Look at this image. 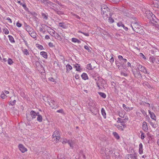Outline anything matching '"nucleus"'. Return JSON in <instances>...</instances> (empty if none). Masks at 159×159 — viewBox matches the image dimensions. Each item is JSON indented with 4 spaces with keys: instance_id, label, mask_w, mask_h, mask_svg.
I'll return each instance as SVG.
<instances>
[{
    "instance_id": "f257e3e1",
    "label": "nucleus",
    "mask_w": 159,
    "mask_h": 159,
    "mask_svg": "<svg viewBox=\"0 0 159 159\" xmlns=\"http://www.w3.org/2000/svg\"><path fill=\"white\" fill-rule=\"evenodd\" d=\"M43 99L45 102H47L52 108L56 109L58 107V106L56 102L55 101L54 98H51L50 96L45 95V96H43Z\"/></svg>"
},
{
    "instance_id": "f03ea898",
    "label": "nucleus",
    "mask_w": 159,
    "mask_h": 159,
    "mask_svg": "<svg viewBox=\"0 0 159 159\" xmlns=\"http://www.w3.org/2000/svg\"><path fill=\"white\" fill-rule=\"evenodd\" d=\"M45 3L47 4V7H48L49 8L52 9L57 14L60 15L63 14L62 11H60L57 7V5L49 1H46Z\"/></svg>"
},
{
    "instance_id": "7ed1b4c3",
    "label": "nucleus",
    "mask_w": 159,
    "mask_h": 159,
    "mask_svg": "<svg viewBox=\"0 0 159 159\" xmlns=\"http://www.w3.org/2000/svg\"><path fill=\"white\" fill-rule=\"evenodd\" d=\"M101 14L104 20H107L110 16V12L109 9L106 5L103 4L101 6Z\"/></svg>"
},
{
    "instance_id": "20e7f679",
    "label": "nucleus",
    "mask_w": 159,
    "mask_h": 159,
    "mask_svg": "<svg viewBox=\"0 0 159 159\" xmlns=\"http://www.w3.org/2000/svg\"><path fill=\"white\" fill-rule=\"evenodd\" d=\"M146 16L147 18L150 20V22L152 23L157 22V19L155 16L150 11H147L146 12Z\"/></svg>"
},
{
    "instance_id": "39448f33",
    "label": "nucleus",
    "mask_w": 159,
    "mask_h": 159,
    "mask_svg": "<svg viewBox=\"0 0 159 159\" xmlns=\"http://www.w3.org/2000/svg\"><path fill=\"white\" fill-rule=\"evenodd\" d=\"M39 113H36L34 111H32L30 112V116L31 117H30L29 116H27V118L28 120H31L35 118L36 116H37V120L38 121L40 120V116L39 115Z\"/></svg>"
},
{
    "instance_id": "423d86ee",
    "label": "nucleus",
    "mask_w": 159,
    "mask_h": 159,
    "mask_svg": "<svg viewBox=\"0 0 159 159\" xmlns=\"http://www.w3.org/2000/svg\"><path fill=\"white\" fill-rule=\"evenodd\" d=\"M52 137L53 141H55L56 142H58L61 138L59 131L57 130L55 131L53 134Z\"/></svg>"
},
{
    "instance_id": "0eeeda50",
    "label": "nucleus",
    "mask_w": 159,
    "mask_h": 159,
    "mask_svg": "<svg viewBox=\"0 0 159 159\" xmlns=\"http://www.w3.org/2000/svg\"><path fill=\"white\" fill-rule=\"evenodd\" d=\"M98 80L96 81V84L99 89H101L100 86H101L104 88V85L106 84L105 80L101 77H98Z\"/></svg>"
},
{
    "instance_id": "6e6552de",
    "label": "nucleus",
    "mask_w": 159,
    "mask_h": 159,
    "mask_svg": "<svg viewBox=\"0 0 159 159\" xmlns=\"http://www.w3.org/2000/svg\"><path fill=\"white\" fill-rule=\"evenodd\" d=\"M131 26L132 29L137 33H139V30L141 28V26L137 23H132L131 25Z\"/></svg>"
},
{
    "instance_id": "1a4fd4ad",
    "label": "nucleus",
    "mask_w": 159,
    "mask_h": 159,
    "mask_svg": "<svg viewBox=\"0 0 159 159\" xmlns=\"http://www.w3.org/2000/svg\"><path fill=\"white\" fill-rule=\"evenodd\" d=\"M136 67H137V69H138V70H139V71H140L141 72H143L145 74H149V72L147 71L146 68L140 64H137Z\"/></svg>"
},
{
    "instance_id": "9d476101",
    "label": "nucleus",
    "mask_w": 159,
    "mask_h": 159,
    "mask_svg": "<svg viewBox=\"0 0 159 159\" xmlns=\"http://www.w3.org/2000/svg\"><path fill=\"white\" fill-rule=\"evenodd\" d=\"M125 159H137V153L134 152L133 154H127L125 157Z\"/></svg>"
},
{
    "instance_id": "9b49d317",
    "label": "nucleus",
    "mask_w": 159,
    "mask_h": 159,
    "mask_svg": "<svg viewBox=\"0 0 159 159\" xmlns=\"http://www.w3.org/2000/svg\"><path fill=\"white\" fill-rule=\"evenodd\" d=\"M133 74L134 75V77L137 79H141L142 78V76L140 74V72L139 70H138L137 69H136V71L132 70Z\"/></svg>"
},
{
    "instance_id": "f8f14e48",
    "label": "nucleus",
    "mask_w": 159,
    "mask_h": 159,
    "mask_svg": "<svg viewBox=\"0 0 159 159\" xmlns=\"http://www.w3.org/2000/svg\"><path fill=\"white\" fill-rule=\"evenodd\" d=\"M18 147L20 151L22 153L27 152L28 150L27 148L24 145L21 144H19Z\"/></svg>"
},
{
    "instance_id": "ddd939ff",
    "label": "nucleus",
    "mask_w": 159,
    "mask_h": 159,
    "mask_svg": "<svg viewBox=\"0 0 159 159\" xmlns=\"http://www.w3.org/2000/svg\"><path fill=\"white\" fill-rule=\"evenodd\" d=\"M9 93V92L8 91L6 90H3L1 93L0 96L1 98L2 99H6L7 97V95Z\"/></svg>"
},
{
    "instance_id": "4468645a",
    "label": "nucleus",
    "mask_w": 159,
    "mask_h": 159,
    "mask_svg": "<svg viewBox=\"0 0 159 159\" xmlns=\"http://www.w3.org/2000/svg\"><path fill=\"white\" fill-rule=\"evenodd\" d=\"M159 56H156L155 57H150L149 59L151 60V62L154 63L155 62L159 64Z\"/></svg>"
},
{
    "instance_id": "2eb2a0df",
    "label": "nucleus",
    "mask_w": 159,
    "mask_h": 159,
    "mask_svg": "<svg viewBox=\"0 0 159 159\" xmlns=\"http://www.w3.org/2000/svg\"><path fill=\"white\" fill-rule=\"evenodd\" d=\"M124 119H122L121 118H117V122L118 123H120V125H122L124 127H126V125L124 122Z\"/></svg>"
},
{
    "instance_id": "dca6fc26",
    "label": "nucleus",
    "mask_w": 159,
    "mask_h": 159,
    "mask_svg": "<svg viewBox=\"0 0 159 159\" xmlns=\"http://www.w3.org/2000/svg\"><path fill=\"white\" fill-rule=\"evenodd\" d=\"M142 129L145 132H147L148 130V127L147 124V122L145 121L143 122V123Z\"/></svg>"
},
{
    "instance_id": "f3484780",
    "label": "nucleus",
    "mask_w": 159,
    "mask_h": 159,
    "mask_svg": "<svg viewBox=\"0 0 159 159\" xmlns=\"http://www.w3.org/2000/svg\"><path fill=\"white\" fill-rule=\"evenodd\" d=\"M123 107L124 110L127 112H129L133 109V107H126V105L125 104H123Z\"/></svg>"
},
{
    "instance_id": "a211bd4d",
    "label": "nucleus",
    "mask_w": 159,
    "mask_h": 159,
    "mask_svg": "<svg viewBox=\"0 0 159 159\" xmlns=\"http://www.w3.org/2000/svg\"><path fill=\"white\" fill-rule=\"evenodd\" d=\"M81 77L82 79L84 80H88L89 77L87 74L85 73H83L81 75Z\"/></svg>"
},
{
    "instance_id": "6ab92c4d",
    "label": "nucleus",
    "mask_w": 159,
    "mask_h": 159,
    "mask_svg": "<svg viewBox=\"0 0 159 159\" xmlns=\"http://www.w3.org/2000/svg\"><path fill=\"white\" fill-rule=\"evenodd\" d=\"M42 17L44 20H47L48 18V13H42Z\"/></svg>"
},
{
    "instance_id": "aec40b11",
    "label": "nucleus",
    "mask_w": 159,
    "mask_h": 159,
    "mask_svg": "<svg viewBox=\"0 0 159 159\" xmlns=\"http://www.w3.org/2000/svg\"><path fill=\"white\" fill-rule=\"evenodd\" d=\"M26 30L29 32V34L33 31V29L29 25H26L25 27Z\"/></svg>"
},
{
    "instance_id": "412c9836",
    "label": "nucleus",
    "mask_w": 159,
    "mask_h": 159,
    "mask_svg": "<svg viewBox=\"0 0 159 159\" xmlns=\"http://www.w3.org/2000/svg\"><path fill=\"white\" fill-rule=\"evenodd\" d=\"M139 154H141L143 153V146L142 144L141 143H140L139 144Z\"/></svg>"
},
{
    "instance_id": "4be33fe9",
    "label": "nucleus",
    "mask_w": 159,
    "mask_h": 159,
    "mask_svg": "<svg viewBox=\"0 0 159 159\" xmlns=\"http://www.w3.org/2000/svg\"><path fill=\"white\" fill-rule=\"evenodd\" d=\"M53 37H55V39H58L60 40H61L62 39V38H61V36L58 33L56 32L55 33V34H54Z\"/></svg>"
},
{
    "instance_id": "5701e85b",
    "label": "nucleus",
    "mask_w": 159,
    "mask_h": 159,
    "mask_svg": "<svg viewBox=\"0 0 159 159\" xmlns=\"http://www.w3.org/2000/svg\"><path fill=\"white\" fill-rule=\"evenodd\" d=\"M149 113L150 115L151 118L153 120H156V116L155 115L154 113L153 112H152L150 111H149Z\"/></svg>"
},
{
    "instance_id": "b1692460",
    "label": "nucleus",
    "mask_w": 159,
    "mask_h": 159,
    "mask_svg": "<svg viewBox=\"0 0 159 159\" xmlns=\"http://www.w3.org/2000/svg\"><path fill=\"white\" fill-rule=\"evenodd\" d=\"M74 67L76 69V70L78 71H80L81 69L80 66V65L76 64L74 65Z\"/></svg>"
},
{
    "instance_id": "393cba45",
    "label": "nucleus",
    "mask_w": 159,
    "mask_h": 159,
    "mask_svg": "<svg viewBox=\"0 0 159 159\" xmlns=\"http://www.w3.org/2000/svg\"><path fill=\"white\" fill-rule=\"evenodd\" d=\"M66 72L67 73H68L69 72V71L71 70L72 68V67L69 64H67L66 66Z\"/></svg>"
},
{
    "instance_id": "a878e982",
    "label": "nucleus",
    "mask_w": 159,
    "mask_h": 159,
    "mask_svg": "<svg viewBox=\"0 0 159 159\" xmlns=\"http://www.w3.org/2000/svg\"><path fill=\"white\" fill-rule=\"evenodd\" d=\"M143 86L146 88L147 87L149 88H151V86L149 83L147 81L144 82L143 83Z\"/></svg>"
},
{
    "instance_id": "bb28decb",
    "label": "nucleus",
    "mask_w": 159,
    "mask_h": 159,
    "mask_svg": "<svg viewBox=\"0 0 159 159\" xmlns=\"http://www.w3.org/2000/svg\"><path fill=\"white\" fill-rule=\"evenodd\" d=\"M115 125L116 127L119 130H120L121 131H123L124 130V129L126 127H124L121 125Z\"/></svg>"
},
{
    "instance_id": "cd10ccee",
    "label": "nucleus",
    "mask_w": 159,
    "mask_h": 159,
    "mask_svg": "<svg viewBox=\"0 0 159 159\" xmlns=\"http://www.w3.org/2000/svg\"><path fill=\"white\" fill-rule=\"evenodd\" d=\"M40 55H41L44 58H47L48 57L47 53L45 52H40Z\"/></svg>"
},
{
    "instance_id": "c85d7f7f",
    "label": "nucleus",
    "mask_w": 159,
    "mask_h": 159,
    "mask_svg": "<svg viewBox=\"0 0 159 159\" xmlns=\"http://www.w3.org/2000/svg\"><path fill=\"white\" fill-rule=\"evenodd\" d=\"M71 41L74 43H81V41L79 40L78 39L76 38H72L71 39Z\"/></svg>"
},
{
    "instance_id": "c756f323",
    "label": "nucleus",
    "mask_w": 159,
    "mask_h": 159,
    "mask_svg": "<svg viewBox=\"0 0 159 159\" xmlns=\"http://www.w3.org/2000/svg\"><path fill=\"white\" fill-rule=\"evenodd\" d=\"M101 114L103 116L104 118H106V114L105 111L103 108H102L101 110Z\"/></svg>"
},
{
    "instance_id": "7c9ffc66",
    "label": "nucleus",
    "mask_w": 159,
    "mask_h": 159,
    "mask_svg": "<svg viewBox=\"0 0 159 159\" xmlns=\"http://www.w3.org/2000/svg\"><path fill=\"white\" fill-rule=\"evenodd\" d=\"M113 135L116 139H120V137L119 135L116 132H113Z\"/></svg>"
},
{
    "instance_id": "2f4dec72",
    "label": "nucleus",
    "mask_w": 159,
    "mask_h": 159,
    "mask_svg": "<svg viewBox=\"0 0 159 159\" xmlns=\"http://www.w3.org/2000/svg\"><path fill=\"white\" fill-rule=\"evenodd\" d=\"M8 37L9 38V41L11 43H14L15 42L14 38L11 35H9Z\"/></svg>"
},
{
    "instance_id": "473e14b6",
    "label": "nucleus",
    "mask_w": 159,
    "mask_h": 159,
    "mask_svg": "<svg viewBox=\"0 0 159 159\" xmlns=\"http://www.w3.org/2000/svg\"><path fill=\"white\" fill-rule=\"evenodd\" d=\"M3 33L5 34H9V32L7 29L5 28H3L2 29Z\"/></svg>"
},
{
    "instance_id": "72a5a7b5",
    "label": "nucleus",
    "mask_w": 159,
    "mask_h": 159,
    "mask_svg": "<svg viewBox=\"0 0 159 159\" xmlns=\"http://www.w3.org/2000/svg\"><path fill=\"white\" fill-rule=\"evenodd\" d=\"M29 34L33 38L36 37V34L34 31H33Z\"/></svg>"
},
{
    "instance_id": "f704fd0d",
    "label": "nucleus",
    "mask_w": 159,
    "mask_h": 159,
    "mask_svg": "<svg viewBox=\"0 0 159 159\" xmlns=\"http://www.w3.org/2000/svg\"><path fill=\"white\" fill-rule=\"evenodd\" d=\"M140 133L141 134V139L142 140H143L144 138H145L146 135H145V134L142 131H140Z\"/></svg>"
},
{
    "instance_id": "c9c22d12",
    "label": "nucleus",
    "mask_w": 159,
    "mask_h": 159,
    "mask_svg": "<svg viewBox=\"0 0 159 159\" xmlns=\"http://www.w3.org/2000/svg\"><path fill=\"white\" fill-rule=\"evenodd\" d=\"M68 143L70 145V147L73 148V144H74L73 141L71 140H68Z\"/></svg>"
},
{
    "instance_id": "e433bc0d",
    "label": "nucleus",
    "mask_w": 159,
    "mask_h": 159,
    "mask_svg": "<svg viewBox=\"0 0 159 159\" xmlns=\"http://www.w3.org/2000/svg\"><path fill=\"white\" fill-rule=\"evenodd\" d=\"M155 7L159 9V0H155L153 3Z\"/></svg>"
},
{
    "instance_id": "4c0bfd02",
    "label": "nucleus",
    "mask_w": 159,
    "mask_h": 159,
    "mask_svg": "<svg viewBox=\"0 0 159 159\" xmlns=\"http://www.w3.org/2000/svg\"><path fill=\"white\" fill-rule=\"evenodd\" d=\"M98 93L101 97L103 98H106V95L105 93L100 92H98Z\"/></svg>"
},
{
    "instance_id": "58836bf2",
    "label": "nucleus",
    "mask_w": 159,
    "mask_h": 159,
    "mask_svg": "<svg viewBox=\"0 0 159 159\" xmlns=\"http://www.w3.org/2000/svg\"><path fill=\"white\" fill-rule=\"evenodd\" d=\"M64 23L63 22H60L59 23V26L61 27L63 29H66V26L64 25Z\"/></svg>"
},
{
    "instance_id": "ea45409f",
    "label": "nucleus",
    "mask_w": 159,
    "mask_h": 159,
    "mask_svg": "<svg viewBox=\"0 0 159 159\" xmlns=\"http://www.w3.org/2000/svg\"><path fill=\"white\" fill-rule=\"evenodd\" d=\"M23 53L26 55H28L29 54V52L26 49H25L23 51Z\"/></svg>"
},
{
    "instance_id": "a19ab883",
    "label": "nucleus",
    "mask_w": 159,
    "mask_h": 159,
    "mask_svg": "<svg viewBox=\"0 0 159 159\" xmlns=\"http://www.w3.org/2000/svg\"><path fill=\"white\" fill-rule=\"evenodd\" d=\"M16 103V100H14L13 101H10L9 102V105L13 106L15 105Z\"/></svg>"
},
{
    "instance_id": "79ce46f5",
    "label": "nucleus",
    "mask_w": 159,
    "mask_h": 159,
    "mask_svg": "<svg viewBox=\"0 0 159 159\" xmlns=\"http://www.w3.org/2000/svg\"><path fill=\"white\" fill-rule=\"evenodd\" d=\"M108 18H109L108 19V21L110 23H112L114 22V19L111 18V17L108 16Z\"/></svg>"
},
{
    "instance_id": "37998d69",
    "label": "nucleus",
    "mask_w": 159,
    "mask_h": 159,
    "mask_svg": "<svg viewBox=\"0 0 159 159\" xmlns=\"http://www.w3.org/2000/svg\"><path fill=\"white\" fill-rule=\"evenodd\" d=\"M13 63L12 60L11 58H8V63L9 65H12Z\"/></svg>"
},
{
    "instance_id": "c03bdc74",
    "label": "nucleus",
    "mask_w": 159,
    "mask_h": 159,
    "mask_svg": "<svg viewBox=\"0 0 159 159\" xmlns=\"http://www.w3.org/2000/svg\"><path fill=\"white\" fill-rule=\"evenodd\" d=\"M78 33H81L84 34V35L86 36H89V33H84L80 30H79L78 32Z\"/></svg>"
},
{
    "instance_id": "a18cd8bd",
    "label": "nucleus",
    "mask_w": 159,
    "mask_h": 159,
    "mask_svg": "<svg viewBox=\"0 0 159 159\" xmlns=\"http://www.w3.org/2000/svg\"><path fill=\"white\" fill-rule=\"evenodd\" d=\"M53 2H55V3L58 4L60 6L62 7L63 6L62 4L61 3V2H60L59 1H58L57 0H53Z\"/></svg>"
},
{
    "instance_id": "49530a36",
    "label": "nucleus",
    "mask_w": 159,
    "mask_h": 159,
    "mask_svg": "<svg viewBox=\"0 0 159 159\" xmlns=\"http://www.w3.org/2000/svg\"><path fill=\"white\" fill-rule=\"evenodd\" d=\"M71 14H72V15L74 16H75V17L77 19H80V17L78 16L77 15L74 14V13L73 12H72L71 13Z\"/></svg>"
},
{
    "instance_id": "de8ad7c7",
    "label": "nucleus",
    "mask_w": 159,
    "mask_h": 159,
    "mask_svg": "<svg viewBox=\"0 0 159 159\" xmlns=\"http://www.w3.org/2000/svg\"><path fill=\"white\" fill-rule=\"evenodd\" d=\"M113 54H112L111 55V57L110 59V62H111V63H112L114 62V59L113 58Z\"/></svg>"
},
{
    "instance_id": "09e8293b",
    "label": "nucleus",
    "mask_w": 159,
    "mask_h": 159,
    "mask_svg": "<svg viewBox=\"0 0 159 159\" xmlns=\"http://www.w3.org/2000/svg\"><path fill=\"white\" fill-rule=\"evenodd\" d=\"M52 31H50L49 33L51 36L53 37L54 34H55V31L53 30H52Z\"/></svg>"
},
{
    "instance_id": "8fccbe9b",
    "label": "nucleus",
    "mask_w": 159,
    "mask_h": 159,
    "mask_svg": "<svg viewBox=\"0 0 159 159\" xmlns=\"http://www.w3.org/2000/svg\"><path fill=\"white\" fill-rule=\"evenodd\" d=\"M57 112L60 113H61L62 114H64V112L63 111V109H61L59 110H58L57 111Z\"/></svg>"
},
{
    "instance_id": "3c124183",
    "label": "nucleus",
    "mask_w": 159,
    "mask_h": 159,
    "mask_svg": "<svg viewBox=\"0 0 159 159\" xmlns=\"http://www.w3.org/2000/svg\"><path fill=\"white\" fill-rule=\"evenodd\" d=\"M150 124L153 128H155L156 127V125H155L152 122H150Z\"/></svg>"
},
{
    "instance_id": "603ef678",
    "label": "nucleus",
    "mask_w": 159,
    "mask_h": 159,
    "mask_svg": "<svg viewBox=\"0 0 159 159\" xmlns=\"http://www.w3.org/2000/svg\"><path fill=\"white\" fill-rule=\"evenodd\" d=\"M24 9L26 11L28 10V8L26 7L25 4H23L22 5Z\"/></svg>"
},
{
    "instance_id": "864d4df0",
    "label": "nucleus",
    "mask_w": 159,
    "mask_h": 159,
    "mask_svg": "<svg viewBox=\"0 0 159 159\" xmlns=\"http://www.w3.org/2000/svg\"><path fill=\"white\" fill-rule=\"evenodd\" d=\"M87 69L89 70H91L92 69V66L91 64H89L87 65Z\"/></svg>"
},
{
    "instance_id": "5fc2aeb1",
    "label": "nucleus",
    "mask_w": 159,
    "mask_h": 159,
    "mask_svg": "<svg viewBox=\"0 0 159 159\" xmlns=\"http://www.w3.org/2000/svg\"><path fill=\"white\" fill-rule=\"evenodd\" d=\"M68 140L66 139H64L62 141V143L63 144H66V143H68Z\"/></svg>"
},
{
    "instance_id": "6e6d98bb",
    "label": "nucleus",
    "mask_w": 159,
    "mask_h": 159,
    "mask_svg": "<svg viewBox=\"0 0 159 159\" xmlns=\"http://www.w3.org/2000/svg\"><path fill=\"white\" fill-rule=\"evenodd\" d=\"M48 45L49 46L50 48H53L54 47L53 43L51 42L49 43Z\"/></svg>"
},
{
    "instance_id": "4d7b16f0",
    "label": "nucleus",
    "mask_w": 159,
    "mask_h": 159,
    "mask_svg": "<svg viewBox=\"0 0 159 159\" xmlns=\"http://www.w3.org/2000/svg\"><path fill=\"white\" fill-rule=\"evenodd\" d=\"M117 26H118V27H120V26L122 27L123 24L121 22H119L118 23H117Z\"/></svg>"
},
{
    "instance_id": "13d9d810",
    "label": "nucleus",
    "mask_w": 159,
    "mask_h": 159,
    "mask_svg": "<svg viewBox=\"0 0 159 159\" xmlns=\"http://www.w3.org/2000/svg\"><path fill=\"white\" fill-rule=\"evenodd\" d=\"M16 25L18 27H20L22 26V25L21 23H19V22H17L16 24Z\"/></svg>"
},
{
    "instance_id": "bf43d9fd",
    "label": "nucleus",
    "mask_w": 159,
    "mask_h": 159,
    "mask_svg": "<svg viewBox=\"0 0 159 159\" xmlns=\"http://www.w3.org/2000/svg\"><path fill=\"white\" fill-rule=\"evenodd\" d=\"M84 48L85 49H86L89 52L91 51L90 50V49H89V47L87 46H86V45L85 46H84Z\"/></svg>"
},
{
    "instance_id": "052dcab7",
    "label": "nucleus",
    "mask_w": 159,
    "mask_h": 159,
    "mask_svg": "<svg viewBox=\"0 0 159 159\" xmlns=\"http://www.w3.org/2000/svg\"><path fill=\"white\" fill-rule=\"evenodd\" d=\"M41 2L44 3L45 5L46 6H47V4L45 3V2L47 1H49L48 0H40Z\"/></svg>"
},
{
    "instance_id": "680f3d73",
    "label": "nucleus",
    "mask_w": 159,
    "mask_h": 159,
    "mask_svg": "<svg viewBox=\"0 0 159 159\" xmlns=\"http://www.w3.org/2000/svg\"><path fill=\"white\" fill-rule=\"evenodd\" d=\"M122 27L125 30L127 31L128 30V28L127 27L125 26L124 25V24L122 25Z\"/></svg>"
},
{
    "instance_id": "e2e57ef3",
    "label": "nucleus",
    "mask_w": 159,
    "mask_h": 159,
    "mask_svg": "<svg viewBox=\"0 0 159 159\" xmlns=\"http://www.w3.org/2000/svg\"><path fill=\"white\" fill-rule=\"evenodd\" d=\"M108 150V149L107 148H105V155H106V157H107V158L108 159V156H107L106 155V152H107V151Z\"/></svg>"
},
{
    "instance_id": "0e129e2a",
    "label": "nucleus",
    "mask_w": 159,
    "mask_h": 159,
    "mask_svg": "<svg viewBox=\"0 0 159 159\" xmlns=\"http://www.w3.org/2000/svg\"><path fill=\"white\" fill-rule=\"evenodd\" d=\"M75 78L77 80V79H78L79 78H80V76H79V75H78V74H76L75 75Z\"/></svg>"
},
{
    "instance_id": "69168bd1",
    "label": "nucleus",
    "mask_w": 159,
    "mask_h": 159,
    "mask_svg": "<svg viewBox=\"0 0 159 159\" xmlns=\"http://www.w3.org/2000/svg\"><path fill=\"white\" fill-rule=\"evenodd\" d=\"M118 58L119 60H121L123 59V57L120 55H119L118 56Z\"/></svg>"
},
{
    "instance_id": "338daca9",
    "label": "nucleus",
    "mask_w": 159,
    "mask_h": 159,
    "mask_svg": "<svg viewBox=\"0 0 159 159\" xmlns=\"http://www.w3.org/2000/svg\"><path fill=\"white\" fill-rule=\"evenodd\" d=\"M7 20H8L10 23H12L11 20L9 17L7 18Z\"/></svg>"
},
{
    "instance_id": "774afa93",
    "label": "nucleus",
    "mask_w": 159,
    "mask_h": 159,
    "mask_svg": "<svg viewBox=\"0 0 159 159\" xmlns=\"http://www.w3.org/2000/svg\"><path fill=\"white\" fill-rule=\"evenodd\" d=\"M49 79L51 81H52V82L54 81V80L52 77H50V78H49Z\"/></svg>"
}]
</instances>
